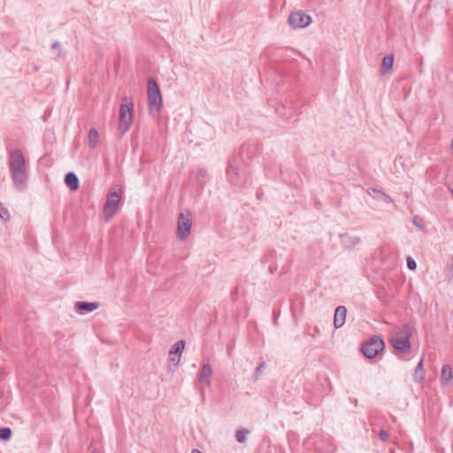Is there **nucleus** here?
I'll list each match as a JSON object with an SVG mask.
<instances>
[{"label": "nucleus", "mask_w": 453, "mask_h": 453, "mask_svg": "<svg viewBox=\"0 0 453 453\" xmlns=\"http://www.w3.org/2000/svg\"><path fill=\"white\" fill-rule=\"evenodd\" d=\"M8 163L13 186L18 189L23 188L27 180V169L22 151L19 149L12 150Z\"/></svg>", "instance_id": "f257e3e1"}, {"label": "nucleus", "mask_w": 453, "mask_h": 453, "mask_svg": "<svg viewBox=\"0 0 453 453\" xmlns=\"http://www.w3.org/2000/svg\"><path fill=\"white\" fill-rule=\"evenodd\" d=\"M147 96L150 114L153 118H157L163 106V97L156 80L152 77L148 79Z\"/></svg>", "instance_id": "f03ea898"}, {"label": "nucleus", "mask_w": 453, "mask_h": 453, "mask_svg": "<svg viewBox=\"0 0 453 453\" xmlns=\"http://www.w3.org/2000/svg\"><path fill=\"white\" fill-rule=\"evenodd\" d=\"M133 103L128 97L122 98L119 107V129L121 134L126 133L133 122Z\"/></svg>", "instance_id": "7ed1b4c3"}, {"label": "nucleus", "mask_w": 453, "mask_h": 453, "mask_svg": "<svg viewBox=\"0 0 453 453\" xmlns=\"http://www.w3.org/2000/svg\"><path fill=\"white\" fill-rule=\"evenodd\" d=\"M122 191L119 188H113L110 190L104 207V216L105 220L112 218L119 210Z\"/></svg>", "instance_id": "20e7f679"}, {"label": "nucleus", "mask_w": 453, "mask_h": 453, "mask_svg": "<svg viewBox=\"0 0 453 453\" xmlns=\"http://www.w3.org/2000/svg\"><path fill=\"white\" fill-rule=\"evenodd\" d=\"M385 347L383 340L380 336H373L362 345L361 350L367 358L375 357Z\"/></svg>", "instance_id": "39448f33"}, {"label": "nucleus", "mask_w": 453, "mask_h": 453, "mask_svg": "<svg viewBox=\"0 0 453 453\" xmlns=\"http://www.w3.org/2000/svg\"><path fill=\"white\" fill-rule=\"evenodd\" d=\"M192 216L188 211L179 214L177 221V234L180 240H186L191 232Z\"/></svg>", "instance_id": "423d86ee"}, {"label": "nucleus", "mask_w": 453, "mask_h": 453, "mask_svg": "<svg viewBox=\"0 0 453 453\" xmlns=\"http://www.w3.org/2000/svg\"><path fill=\"white\" fill-rule=\"evenodd\" d=\"M311 22V18L310 15L300 10L293 12L288 19V25L293 29L303 28L307 27Z\"/></svg>", "instance_id": "0eeeda50"}, {"label": "nucleus", "mask_w": 453, "mask_h": 453, "mask_svg": "<svg viewBox=\"0 0 453 453\" xmlns=\"http://www.w3.org/2000/svg\"><path fill=\"white\" fill-rule=\"evenodd\" d=\"M185 348V341L180 340L175 342L169 351L170 362L173 365H178L180 361L182 351Z\"/></svg>", "instance_id": "6e6552de"}, {"label": "nucleus", "mask_w": 453, "mask_h": 453, "mask_svg": "<svg viewBox=\"0 0 453 453\" xmlns=\"http://www.w3.org/2000/svg\"><path fill=\"white\" fill-rule=\"evenodd\" d=\"M212 376V369L211 365L203 364L202 365L201 371L197 375L198 381L201 385L204 387H209L211 385V379Z\"/></svg>", "instance_id": "1a4fd4ad"}, {"label": "nucleus", "mask_w": 453, "mask_h": 453, "mask_svg": "<svg viewBox=\"0 0 453 453\" xmlns=\"http://www.w3.org/2000/svg\"><path fill=\"white\" fill-rule=\"evenodd\" d=\"M390 343L395 349L402 352H409L411 350V342L406 337L394 336L390 339Z\"/></svg>", "instance_id": "9d476101"}, {"label": "nucleus", "mask_w": 453, "mask_h": 453, "mask_svg": "<svg viewBox=\"0 0 453 453\" xmlns=\"http://www.w3.org/2000/svg\"><path fill=\"white\" fill-rule=\"evenodd\" d=\"M339 238L342 245L346 249H351L360 242V238L358 236L348 233L341 234Z\"/></svg>", "instance_id": "9b49d317"}, {"label": "nucleus", "mask_w": 453, "mask_h": 453, "mask_svg": "<svg viewBox=\"0 0 453 453\" xmlns=\"http://www.w3.org/2000/svg\"><path fill=\"white\" fill-rule=\"evenodd\" d=\"M347 309L344 306H338L334 311V326L335 328L342 327L346 320Z\"/></svg>", "instance_id": "f8f14e48"}, {"label": "nucleus", "mask_w": 453, "mask_h": 453, "mask_svg": "<svg viewBox=\"0 0 453 453\" xmlns=\"http://www.w3.org/2000/svg\"><path fill=\"white\" fill-rule=\"evenodd\" d=\"M98 306L97 303L77 302L75 303V310L80 314H86L96 310Z\"/></svg>", "instance_id": "ddd939ff"}, {"label": "nucleus", "mask_w": 453, "mask_h": 453, "mask_svg": "<svg viewBox=\"0 0 453 453\" xmlns=\"http://www.w3.org/2000/svg\"><path fill=\"white\" fill-rule=\"evenodd\" d=\"M452 380V368L449 365H443L441 373V382L443 386L449 385Z\"/></svg>", "instance_id": "4468645a"}, {"label": "nucleus", "mask_w": 453, "mask_h": 453, "mask_svg": "<svg viewBox=\"0 0 453 453\" xmlns=\"http://www.w3.org/2000/svg\"><path fill=\"white\" fill-rule=\"evenodd\" d=\"M65 182L72 190H76L79 188L78 177L73 173H68L65 175Z\"/></svg>", "instance_id": "2eb2a0df"}, {"label": "nucleus", "mask_w": 453, "mask_h": 453, "mask_svg": "<svg viewBox=\"0 0 453 453\" xmlns=\"http://www.w3.org/2000/svg\"><path fill=\"white\" fill-rule=\"evenodd\" d=\"M99 142V134L96 128H91L88 135V142L91 148H95Z\"/></svg>", "instance_id": "dca6fc26"}, {"label": "nucleus", "mask_w": 453, "mask_h": 453, "mask_svg": "<svg viewBox=\"0 0 453 453\" xmlns=\"http://www.w3.org/2000/svg\"><path fill=\"white\" fill-rule=\"evenodd\" d=\"M394 58L392 55H388L383 58L381 65V73H386L393 66Z\"/></svg>", "instance_id": "f3484780"}, {"label": "nucleus", "mask_w": 453, "mask_h": 453, "mask_svg": "<svg viewBox=\"0 0 453 453\" xmlns=\"http://www.w3.org/2000/svg\"><path fill=\"white\" fill-rule=\"evenodd\" d=\"M424 357L418 362L414 373V379L418 381H421L425 379V371L423 367Z\"/></svg>", "instance_id": "a211bd4d"}, {"label": "nucleus", "mask_w": 453, "mask_h": 453, "mask_svg": "<svg viewBox=\"0 0 453 453\" xmlns=\"http://www.w3.org/2000/svg\"><path fill=\"white\" fill-rule=\"evenodd\" d=\"M226 174H227V177L229 179V181L232 182V183H235L237 182L238 180V169L237 167L232 165H229L227 170H226Z\"/></svg>", "instance_id": "6ab92c4d"}, {"label": "nucleus", "mask_w": 453, "mask_h": 453, "mask_svg": "<svg viewBox=\"0 0 453 453\" xmlns=\"http://www.w3.org/2000/svg\"><path fill=\"white\" fill-rule=\"evenodd\" d=\"M412 334V327L409 325H404L401 328L398 336L406 337V339L410 340Z\"/></svg>", "instance_id": "aec40b11"}, {"label": "nucleus", "mask_w": 453, "mask_h": 453, "mask_svg": "<svg viewBox=\"0 0 453 453\" xmlns=\"http://www.w3.org/2000/svg\"><path fill=\"white\" fill-rule=\"evenodd\" d=\"M12 436V430L9 427L0 428V440L8 441Z\"/></svg>", "instance_id": "412c9836"}, {"label": "nucleus", "mask_w": 453, "mask_h": 453, "mask_svg": "<svg viewBox=\"0 0 453 453\" xmlns=\"http://www.w3.org/2000/svg\"><path fill=\"white\" fill-rule=\"evenodd\" d=\"M247 434H248V432L246 430H243V429L237 430L236 434H235V438H236L237 441L244 442L246 441Z\"/></svg>", "instance_id": "4be33fe9"}, {"label": "nucleus", "mask_w": 453, "mask_h": 453, "mask_svg": "<svg viewBox=\"0 0 453 453\" xmlns=\"http://www.w3.org/2000/svg\"><path fill=\"white\" fill-rule=\"evenodd\" d=\"M0 218L4 220H8L10 218L8 210L2 204L1 202H0Z\"/></svg>", "instance_id": "5701e85b"}, {"label": "nucleus", "mask_w": 453, "mask_h": 453, "mask_svg": "<svg viewBox=\"0 0 453 453\" xmlns=\"http://www.w3.org/2000/svg\"><path fill=\"white\" fill-rule=\"evenodd\" d=\"M372 191L374 193L377 194V196L380 197V199H382L383 201L385 202H391V198L389 196H388L387 194L380 191V190H376V189H372Z\"/></svg>", "instance_id": "b1692460"}, {"label": "nucleus", "mask_w": 453, "mask_h": 453, "mask_svg": "<svg viewBox=\"0 0 453 453\" xmlns=\"http://www.w3.org/2000/svg\"><path fill=\"white\" fill-rule=\"evenodd\" d=\"M265 367V363H261L256 369L254 372L255 380H257L262 372L263 368Z\"/></svg>", "instance_id": "393cba45"}, {"label": "nucleus", "mask_w": 453, "mask_h": 453, "mask_svg": "<svg viewBox=\"0 0 453 453\" xmlns=\"http://www.w3.org/2000/svg\"><path fill=\"white\" fill-rule=\"evenodd\" d=\"M407 266L410 270H415L417 267V264H416L415 260L413 258H411V257H409L407 258Z\"/></svg>", "instance_id": "a878e982"}, {"label": "nucleus", "mask_w": 453, "mask_h": 453, "mask_svg": "<svg viewBox=\"0 0 453 453\" xmlns=\"http://www.w3.org/2000/svg\"><path fill=\"white\" fill-rule=\"evenodd\" d=\"M379 437L381 441H385L388 440V434L385 430H380L379 433Z\"/></svg>", "instance_id": "bb28decb"}, {"label": "nucleus", "mask_w": 453, "mask_h": 453, "mask_svg": "<svg viewBox=\"0 0 453 453\" xmlns=\"http://www.w3.org/2000/svg\"><path fill=\"white\" fill-rule=\"evenodd\" d=\"M421 221H422V220H421V219H419V218H418V217H417V216H416V217H414V219H413V223H414L417 226H418V227H420V228H424V226H424V224H423Z\"/></svg>", "instance_id": "cd10ccee"}, {"label": "nucleus", "mask_w": 453, "mask_h": 453, "mask_svg": "<svg viewBox=\"0 0 453 453\" xmlns=\"http://www.w3.org/2000/svg\"><path fill=\"white\" fill-rule=\"evenodd\" d=\"M197 179H203L206 176V171L203 169H199L196 173Z\"/></svg>", "instance_id": "c85d7f7f"}, {"label": "nucleus", "mask_w": 453, "mask_h": 453, "mask_svg": "<svg viewBox=\"0 0 453 453\" xmlns=\"http://www.w3.org/2000/svg\"><path fill=\"white\" fill-rule=\"evenodd\" d=\"M59 48H60V42H54L51 44V49H53V50L59 49Z\"/></svg>", "instance_id": "c756f323"}, {"label": "nucleus", "mask_w": 453, "mask_h": 453, "mask_svg": "<svg viewBox=\"0 0 453 453\" xmlns=\"http://www.w3.org/2000/svg\"><path fill=\"white\" fill-rule=\"evenodd\" d=\"M192 453H201V452H200L199 450H197V449H194V450L192 451Z\"/></svg>", "instance_id": "7c9ffc66"}]
</instances>
